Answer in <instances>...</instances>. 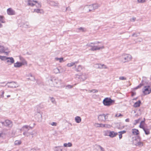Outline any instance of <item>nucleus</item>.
Returning a JSON list of instances; mask_svg holds the SVG:
<instances>
[{"label": "nucleus", "instance_id": "1", "mask_svg": "<svg viewBox=\"0 0 151 151\" xmlns=\"http://www.w3.org/2000/svg\"><path fill=\"white\" fill-rule=\"evenodd\" d=\"M100 43V42L99 41L93 42H89L87 44L86 46L91 47L90 50L94 51L104 49V46H102L101 47H99V45H94Z\"/></svg>", "mask_w": 151, "mask_h": 151}, {"label": "nucleus", "instance_id": "2", "mask_svg": "<svg viewBox=\"0 0 151 151\" xmlns=\"http://www.w3.org/2000/svg\"><path fill=\"white\" fill-rule=\"evenodd\" d=\"M32 128L29 126L25 125L23 126L21 128V130L24 131L23 134L24 135L28 137L30 135H33L34 133L32 131H30V129H32Z\"/></svg>", "mask_w": 151, "mask_h": 151}, {"label": "nucleus", "instance_id": "3", "mask_svg": "<svg viewBox=\"0 0 151 151\" xmlns=\"http://www.w3.org/2000/svg\"><path fill=\"white\" fill-rule=\"evenodd\" d=\"M52 83V86L56 87H62L63 86V83L62 80L58 78H53L50 80V83Z\"/></svg>", "mask_w": 151, "mask_h": 151}, {"label": "nucleus", "instance_id": "4", "mask_svg": "<svg viewBox=\"0 0 151 151\" xmlns=\"http://www.w3.org/2000/svg\"><path fill=\"white\" fill-rule=\"evenodd\" d=\"M0 59L3 61L6 60V63L9 65H11L14 62V60L12 57H8L6 56L0 55Z\"/></svg>", "mask_w": 151, "mask_h": 151}, {"label": "nucleus", "instance_id": "5", "mask_svg": "<svg viewBox=\"0 0 151 151\" xmlns=\"http://www.w3.org/2000/svg\"><path fill=\"white\" fill-rule=\"evenodd\" d=\"M132 57L131 55L128 54H124L122 55L121 58V61L125 63L130 61L132 59Z\"/></svg>", "mask_w": 151, "mask_h": 151}, {"label": "nucleus", "instance_id": "6", "mask_svg": "<svg viewBox=\"0 0 151 151\" xmlns=\"http://www.w3.org/2000/svg\"><path fill=\"white\" fill-rule=\"evenodd\" d=\"M142 91L144 95L149 94L151 92V88L150 86H144L142 89Z\"/></svg>", "mask_w": 151, "mask_h": 151}, {"label": "nucleus", "instance_id": "7", "mask_svg": "<svg viewBox=\"0 0 151 151\" xmlns=\"http://www.w3.org/2000/svg\"><path fill=\"white\" fill-rule=\"evenodd\" d=\"M133 144L136 146H142L143 145V144L141 142L139 137L135 138L133 140Z\"/></svg>", "mask_w": 151, "mask_h": 151}, {"label": "nucleus", "instance_id": "8", "mask_svg": "<svg viewBox=\"0 0 151 151\" xmlns=\"http://www.w3.org/2000/svg\"><path fill=\"white\" fill-rule=\"evenodd\" d=\"M6 85H7L8 87L11 88H16L19 86L18 84L15 82L8 83Z\"/></svg>", "mask_w": 151, "mask_h": 151}, {"label": "nucleus", "instance_id": "9", "mask_svg": "<svg viewBox=\"0 0 151 151\" xmlns=\"http://www.w3.org/2000/svg\"><path fill=\"white\" fill-rule=\"evenodd\" d=\"M27 62L24 60L22 62H17L16 63H14V67L15 68H20L21 67L22 65L24 64H27Z\"/></svg>", "mask_w": 151, "mask_h": 151}, {"label": "nucleus", "instance_id": "10", "mask_svg": "<svg viewBox=\"0 0 151 151\" xmlns=\"http://www.w3.org/2000/svg\"><path fill=\"white\" fill-rule=\"evenodd\" d=\"M103 104H111L115 103L114 100H112L111 98L106 97L103 101Z\"/></svg>", "mask_w": 151, "mask_h": 151}, {"label": "nucleus", "instance_id": "11", "mask_svg": "<svg viewBox=\"0 0 151 151\" xmlns=\"http://www.w3.org/2000/svg\"><path fill=\"white\" fill-rule=\"evenodd\" d=\"M1 123L3 125L8 127H11L13 125L12 122L8 120H6L4 122Z\"/></svg>", "mask_w": 151, "mask_h": 151}, {"label": "nucleus", "instance_id": "12", "mask_svg": "<svg viewBox=\"0 0 151 151\" xmlns=\"http://www.w3.org/2000/svg\"><path fill=\"white\" fill-rule=\"evenodd\" d=\"M76 77L81 79L82 81H83L85 80L87 77V75L84 73H81L80 75H76Z\"/></svg>", "mask_w": 151, "mask_h": 151}, {"label": "nucleus", "instance_id": "13", "mask_svg": "<svg viewBox=\"0 0 151 151\" xmlns=\"http://www.w3.org/2000/svg\"><path fill=\"white\" fill-rule=\"evenodd\" d=\"M35 116L38 122H40L41 121L42 119V115L40 112H37L35 114Z\"/></svg>", "mask_w": 151, "mask_h": 151}, {"label": "nucleus", "instance_id": "14", "mask_svg": "<svg viewBox=\"0 0 151 151\" xmlns=\"http://www.w3.org/2000/svg\"><path fill=\"white\" fill-rule=\"evenodd\" d=\"M98 119L100 121H105L107 118H106V116L103 114L100 115L98 117Z\"/></svg>", "mask_w": 151, "mask_h": 151}, {"label": "nucleus", "instance_id": "15", "mask_svg": "<svg viewBox=\"0 0 151 151\" xmlns=\"http://www.w3.org/2000/svg\"><path fill=\"white\" fill-rule=\"evenodd\" d=\"M92 4L90 5H86L84 7V8L85 10H86L88 12H90L93 10V6Z\"/></svg>", "mask_w": 151, "mask_h": 151}, {"label": "nucleus", "instance_id": "16", "mask_svg": "<svg viewBox=\"0 0 151 151\" xmlns=\"http://www.w3.org/2000/svg\"><path fill=\"white\" fill-rule=\"evenodd\" d=\"M7 14L10 15H14L15 14V11L11 8H9L7 10Z\"/></svg>", "mask_w": 151, "mask_h": 151}, {"label": "nucleus", "instance_id": "17", "mask_svg": "<svg viewBox=\"0 0 151 151\" xmlns=\"http://www.w3.org/2000/svg\"><path fill=\"white\" fill-rule=\"evenodd\" d=\"M27 2V5L32 6H33L35 5V4L34 3H37V1L32 0H28Z\"/></svg>", "mask_w": 151, "mask_h": 151}, {"label": "nucleus", "instance_id": "18", "mask_svg": "<svg viewBox=\"0 0 151 151\" xmlns=\"http://www.w3.org/2000/svg\"><path fill=\"white\" fill-rule=\"evenodd\" d=\"M47 2L48 4H49L50 5L52 6L58 7V6L59 4L58 3L55 2L53 1H48Z\"/></svg>", "mask_w": 151, "mask_h": 151}, {"label": "nucleus", "instance_id": "19", "mask_svg": "<svg viewBox=\"0 0 151 151\" xmlns=\"http://www.w3.org/2000/svg\"><path fill=\"white\" fill-rule=\"evenodd\" d=\"M97 65L96 67L99 69H106L107 67L104 64H97L95 65Z\"/></svg>", "mask_w": 151, "mask_h": 151}, {"label": "nucleus", "instance_id": "20", "mask_svg": "<svg viewBox=\"0 0 151 151\" xmlns=\"http://www.w3.org/2000/svg\"><path fill=\"white\" fill-rule=\"evenodd\" d=\"M33 12H35L37 13L43 14L44 13V11L42 9H34Z\"/></svg>", "mask_w": 151, "mask_h": 151}, {"label": "nucleus", "instance_id": "21", "mask_svg": "<svg viewBox=\"0 0 151 151\" xmlns=\"http://www.w3.org/2000/svg\"><path fill=\"white\" fill-rule=\"evenodd\" d=\"M7 49L3 46L0 45V53H6L7 52H6L5 51L7 50Z\"/></svg>", "mask_w": 151, "mask_h": 151}, {"label": "nucleus", "instance_id": "22", "mask_svg": "<svg viewBox=\"0 0 151 151\" xmlns=\"http://www.w3.org/2000/svg\"><path fill=\"white\" fill-rule=\"evenodd\" d=\"M54 151H63V148L62 146H56L54 148Z\"/></svg>", "mask_w": 151, "mask_h": 151}, {"label": "nucleus", "instance_id": "23", "mask_svg": "<svg viewBox=\"0 0 151 151\" xmlns=\"http://www.w3.org/2000/svg\"><path fill=\"white\" fill-rule=\"evenodd\" d=\"M78 62H72L70 63H68L67 65V66L68 67H70L74 65H76V64L78 63Z\"/></svg>", "mask_w": 151, "mask_h": 151}, {"label": "nucleus", "instance_id": "24", "mask_svg": "<svg viewBox=\"0 0 151 151\" xmlns=\"http://www.w3.org/2000/svg\"><path fill=\"white\" fill-rule=\"evenodd\" d=\"M117 134V133L115 132L114 131L110 132L109 136L111 137H115Z\"/></svg>", "mask_w": 151, "mask_h": 151}, {"label": "nucleus", "instance_id": "25", "mask_svg": "<svg viewBox=\"0 0 151 151\" xmlns=\"http://www.w3.org/2000/svg\"><path fill=\"white\" fill-rule=\"evenodd\" d=\"M92 5L93 6V10L97 9L100 6L99 4L97 3L94 4Z\"/></svg>", "mask_w": 151, "mask_h": 151}, {"label": "nucleus", "instance_id": "26", "mask_svg": "<svg viewBox=\"0 0 151 151\" xmlns=\"http://www.w3.org/2000/svg\"><path fill=\"white\" fill-rule=\"evenodd\" d=\"M76 122L78 123H80L81 121V118L79 116H76L75 118Z\"/></svg>", "mask_w": 151, "mask_h": 151}, {"label": "nucleus", "instance_id": "27", "mask_svg": "<svg viewBox=\"0 0 151 151\" xmlns=\"http://www.w3.org/2000/svg\"><path fill=\"white\" fill-rule=\"evenodd\" d=\"M75 68H76V70L77 71H80L82 69V67L81 65H79L76 67V65Z\"/></svg>", "mask_w": 151, "mask_h": 151}, {"label": "nucleus", "instance_id": "28", "mask_svg": "<svg viewBox=\"0 0 151 151\" xmlns=\"http://www.w3.org/2000/svg\"><path fill=\"white\" fill-rule=\"evenodd\" d=\"M77 30H78V32H85L86 31V29L83 27H80L77 29Z\"/></svg>", "mask_w": 151, "mask_h": 151}, {"label": "nucleus", "instance_id": "29", "mask_svg": "<svg viewBox=\"0 0 151 151\" xmlns=\"http://www.w3.org/2000/svg\"><path fill=\"white\" fill-rule=\"evenodd\" d=\"M132 133L134 135H137L139 133V132L138 129H132Z\"/></svg>", "mask_w": 151, "mask_h": 151}, {"label": "nucleus", "instance_id": "30", "mask_svg": "<svg viewBox=\"0 0 151 151\" xmlns=\"http://www.w3.org/2000/svg\"><path fill=\"white\" fill-rule=\"evenodd\" d=\"M55 60L59 61V62L60 63L63 62H64L63 58H55Z\"/></svg>", "mask_w": 151, "mask_h": 151}, {"label": "nucleus", "instance_id": "31", "mask_svg": "<svg viewBox=\"0 0 151 151\" xmlns=\"http://www.w3.org/2000/svg\"><path fill=\"white\" fill-rule=\"evenodd\" d=\"M54 72L56 74L60 73L61 72L60 71L59 69L58 68H56L53 70Z\"/></svg>", "mask_w": 151, "mask_h": 151}, {"label": "nucleus", "instance_id": "32", "mask_svg": "<svg viewBox=\"0 0 151 151\" xmlns=\"http://www.w3.org/2000/svg\"><path fill=\"white\" fill-rule=\"evenodd\" d=\"M136 99H134L132 100V102L134 104H140L141 101L139 100L138 101H136Z\"/></svg>", "mask_w": 151, "mask_h": 151}, {"label": "nucleus", "instance_id": "33", "mask_svg": "<svg viewBox=\"0 0 151 151\" xmlns=\"http://www.w3.org/2000/svg\"><path fill=\"white\" fill-rule=\"evenodd\" d=\"M63 146L64 147H70L72 146V144L70 142H68V143H64Z\"/></svg>", "mask_w": 151, "mask_h": 151}, {"label": "nucleus", "instance_id": "34", "mask_svg": "<svg viewBox=\"0 0 151 151\" xmlns=\"http://www.w3.org/2000/svg\"><path fill=\"white\" fill-rule=\"evenodd\" d=\"M23 27L25 28H29L30 27V25L29 23L26 22L24 24Z\"/></svg>", "mask_w": 151, "mask_h": 151}, {"label": "nucleus", "instance_id": "35", "mask_svg": "<svg viewBox=\"0 0 151 151\" xmlns=\"http://www.w3.org/2000/svg\"><path fill=\"white\" fill-rule=\"evenodd\" d=\"M0 22L2 23H5V22L4 20V17L3 16H0Z\"/></svg>", "mask_w": 151, "mask_h": 151}, {"label": "nucleus", "instance_id": "36", "mask_svg": "<svg viewBox=\"0 0 151 151\" xmlns=\"http://www.w3.org/2000/svg\"><path fill=\"white\" fill-rule=\"evenodd\" d=\"M144 131L145 134H147L148 135L150 134V132H149V129H146L145 128L144 129H143Z\"/></svg>", "mask_w": 151, "mask_h": 151}, {"label": "nucleus", "instance_id": "37", "mask_svg": "<svg viewBox=\"0 0 151 151\" xmlns=\"http://www.w3.org/2000/svg\"><path fill=\"white\" fill-rule=\"evenodd\" d=\"M40 148L38 147L34 148L32 149L30 151H39Z\"/></svg>", "mask_w": 151, "mask_h": 151}, {"label": "nucleus", "instance_id": "38", "mask_svg": "<svg viewBox=\"0 0 151 151\" xmlns=\"http://www.w3.org/2000/svg\"><path fill=\"white\" fill-rule=\"evenodd\" d=\"M110 132L109 131H105L104 132V136H109Z\"/></svg>", "mask_w": 151, "mask_h": 151}, {"label": "nucleus", "instance_id": "39", "mask_svg": "<svg viewBox=\"0 0 151 151\" xmlns=\"http://www.w3.org/2000/svg\"><path fill=\"white\" fill-rule=\"evenodd\" d=\"M21 142L20 141L16 140L14 142V144L16 145H19L21 144Z\"/></svg>", "mask_w": 151, "mask_h": 151}, {"label": "nucleus", "instance_id": "40", "mask_svg": "<svg viewBox=\"0 0 151 151\" xmlns=\"http://www.w3.org/2000/svg\"><path fill=\"white\" fill-rule=\"evenodd\" d=\"M140 119L139 118L137 120H135L134 121V125H136L139 122H140Z\"/></svg>", "mask_w": 151, "mask_h": 151}, {"label": "nucleus", "instance_id": "41", "mask_svg": "<svg viewBox=\"0 0 151 151\" xmlns=\"http://www.w3.org/2000/svg\"><path fill=\"white\" fill-rule=\"evenodd\" d=\"M98 91V90L96 89H93L92 90H89L88 92L90 93L93 92V93H97Z\"/></svg>", "mask_w": 151, "mask_h": 151}, {"label": "nucleus", "instance_id": "42", "mask_svg": "<svg viewBox=\"0 0 151 151\" xmlns=\"http://www.w3.org/2000/svg\"><path fill=\"white\" fill-rule=\"evenodd\" d=\"M73 87L72 86L70 85H68L66 86L65 87V89H69L72 88Z\"/></svg>", "mask_w": 151, "mask_h": 151}, {"label": "nucleus", "instance_id": "43", "mask_svg": "<svg viewBox=\"0 0 151 151\" xmlns=\"http://www.w3.org/2000/svg\"><path fill=\"white\" fill-rule=\"evenodd\" d=\"M143 85V84L142 83H140L138 86L134 88V89L135 90L137 89L140 88Z\"/></svg>", "mask_w": 151, "mask_h": 151}, {"label": "nucleus", "instance_id": "44", "mask_svg": "<svg viewBox=\"0 0 151 151\" xmlns=\"http://www.w3.org/2000/svg\"><path fill=\"white\" fill-rule=\"evenodd\" d=\"M37 3V5L36 6L37 7V8H40L41 7L42 5L41 4L40 2H38L37 3Z\"/></svg>", "mask_w": 151, "mask_h": 151}, {"label": "nucleus", "instance_id": "45", "mask_svg": "<svg viewBox=\"0 0 151 151\" xmlns=\"http://www.w3.org/2000/svg\"><path fill=\"white\" fill-rule=\"evenodd\" d=\"M139 3H144L146 2V0H137Z\"/></svg>", "mask_w": 151, "mask_h": 151}, {"label": "nucleus", "instance_id": "46", "mask_svg": "<svg viewBox=\"0 0 151 151\" xmlns=\"http://www.w3.org/2000/svg\"><path fill=\"white\" fill-rule=\"evenodd\" d=\"M119 79L121 80H126V78L124 76H121L119 77Z\"/></svg>", "mask_w": 151, "mask_h": 151}, {"label": "nucleus", "instance_id": "47", "mask_svg": "<svg viewBox=\"0 0 151 151\" xmlns=\"http://www.w3.org/2000/svg\"><path fill=\"white\" fill-rule=\"evenodd\" d=\"M144 125L143 124H140L139 125V127L142 129L143 130L145 128L144 126Z\"/></svg>", "mask_w": 151, "mask_h": 151}, {"label": "nucleus", "instance_id": "48", "mask_svg": "<svg viewBox=\"0 0 151 151\" xmlns=\"http://www.w3.org/2000/svg\"><path fill=\"white\" fill-rule=\"evenodd\" d=\"M50 100L52 103H55V99L53 98H52L50 99Z\"/></svg>", "mask_w": 151, "mask_h": 151}, {"label": "nucleus", "instance_id": "49", "mask_svg": "<svg viewBox=\"0 0 151 151\" xmlns=\"http://www.w3.org/2000/svg\"><path fill=\"white\" fill-rule=\"evenodd\" d=\"M95 126L96 127H100V124H99L98 123H95L94 124Z\"/></svg>", "mask_w": 151, "mask_h": 151}, {"label": "nucleus", "instance_id": "50", "mask_svg": "<svg viewBox=\"0 0 151 151\" xmlns=\"http://www.w3.org/2000/svg\"><path fill=\"white\" fill-rule=\"evenodd\" d=\"M142 41V38H139L137 39V42H140Z\"/></svg>", "mask_w": 151, "mask_h": 151}, {"label": "nucleus", "instance_id": "51", "mask_svg": "<svg viewBox=\"0 0 151 151\" xmlns=\"http://www.w3.org/2000/svg\"><path fill=\"white\" fill-rule=\"evenodd\" d=\"M50 124L53 126H56L57 125V123L55 122H52Z\"/></svg>", "mask_w": 151, "mask_h": 151}, {"label": "nucleus", "instance_id": "52", "mask_svg": "<svg viewBox=\"0 0 151 151\" xmlns=\"http://www.w3.org/2000/svg\"><path fill=\"white\" fill-rule=\"evenodd\" d=\"M98 146L100 149L101 150V151H105L104 149L101 146H100V145H98Z\"/></svg>", "mask_w": 151, "mask_h": 151}, {"label": "nucleus", "instance_id": "53", "mask_svg": "<svg viewBox=\"0 0 151 151\" xmlns=\"http://www.w3.org/2000/svg\"><path fill=\"white\" fill-rule=\"evenodd\" d=\"M122 116V115L121 114H117L115 115L116 117H119V116Z\"/></svg>", "mask_w": 151, "mask_h": 151}, {"label": "nucleus", "instance_id": "54", "mask_svg": "<svg viewBox=\"0 0 151 151\" xmlns=\"http://www.w3.org/2000/svg\"><path fill=\"white\" fill-rule=\"evenodd\" d=\"M100 127H105L106 126V124H100Z\"/></svg>", "mask_w": 151, "mask_h": 151}, {"label": "nucleus", "instance_id": "55", "mask_svg": "<svg viewBox=\"0 0 151 151\" xmlns=\"http://www.w3.org/2000/svg\"><path fill=\"white\" fill-rule=\"evenodd\" d=\"M138 36V35H137V34L136 33H134L132 35V37H137Z\"/></svg>", "mask_w": 151, "mask_h": 151}, {"label": "nucleus", "instance_id": "56", "mask_svg": "<svg viewBox=\"0 0 151 151\" xmlns=\"http://www.w3.org/2000/svg\"><path fill=\"white\" fill-rule=\"evenodd\" d=\"M126 132V131H125L124 130L122 131H120L119 132V133H121L122 134H124Z\"/></svg>", "mask_w": 151, "mask_h": 151}, {"label": "nucleus", "instance_id": "57", "mask_svg": "<svg viewBox=\"0 0 151 151\" xmlns=\"http://www.w3.org/2000/svg\"><path fill=\"white\" fill-rule=\"evenodd\" d=\"M140 104H134L133 106L134 107H137L140 106Z\"/></svg>", "mask_w": 151, "mask_h": 151}, {"label": "nucleus", "instance_id": "58", "mask_svg": "<svg viewBox=\"0 0 151 151\" xmlns=\"http://www.w3.org/2000/svg\"><path fill=\"white\" fill-rule=\"evenodd\" d=\"M136 18L133 17H132V19H131V21L132 22H134Z\"/></svg>", "mask_w": 151, "mask_h": 151}, {"label": "nucleus", "instance_id": "59", "mask_svg": "<svg viewBox=\"0 0 151 151\" xmlns=\"http://www.w3.org/2000/svg\"><path fill=\"white\" fill-rule=\"evenodd\" d=\"M119 137L120 139H121L122 137V134L121 133H119Z\"/></svg>", "mask_w": 151, "mask_h": 151}, {"label": "nucleus", "instance_id": "60", "mask_svg": "<svg viewBox=\"0 0 151 151\" xmlns=\"http://www.w3.org/2000/svg\"><path fill=\"white\" fill-rule=\"evenodd\" d=\"M106 126L105 127H106V128H109L110 127V125H109V124H106Z\"/></svg>", "mask_w": 151, "mask_h": 151}, {"label": "nucleus", "instance_id": "61", "mask_svg": "<svg viewBox=\"0 0 151 151\" xmlns=\"http://www.w3.org/2000/svg\"><path fill=\"white\" fill-rule=\"evenodd\" d=\"M68 10V11H70L71 10L70 8L68 7L66 8V11Z\"/></svg>", "mask_w": 151, "mask_h": 151}, {"label": "nucleus", "instance_id": "62", "mask_svg": "<svg viewBox=\"0 0 151 151\" xmlns=\"http://www.w3.org/2000/svg\"><path fill=\"white\" fill-rule=\"evenodd\" d=\"M4 91H2V94L1 95V97H4Z\"/></svg>", "mask_w": 151, "mask_h": 151}, {"label": "nucleus", "instance_id": "63", "mask_svg": "<svg viewBox=\"0 0 151 151\" xmlns=\"http://www.w3.org/2000/svg\"><path fill=\"white\" fill-rule=\"evenodd\" d=\"M145 121H142L140 124H145Z\"/></svg>", "mask_w": 151, "mask_h": 151}, {"label": "nucleus", "instance_id": "64", "mask_svg": "<svg viewBox=\"0 0 151 151\" xmlns=\"http://www.w3.org/2000/svg\"><path fill=\"white\" fill-rule=\"evenodd\" d=\"M125 121L126 122H129V119H127L125 120Z\"/></svg>", "mask_w": 151, "mask_h": 151}]
</instances>
